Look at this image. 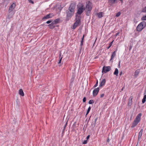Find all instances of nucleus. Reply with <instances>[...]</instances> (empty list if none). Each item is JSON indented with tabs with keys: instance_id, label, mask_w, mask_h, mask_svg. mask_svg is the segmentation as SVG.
I'll use <instances>...</instances> for the list:
<instances>
[{
	"instance_id": "1",
	"label": "nucleus",
	"mask_w": 146,
	"mask_h": 146,
	"mask_svg": "<svg viewBox=\"0 0 146 146\" xmlns=\"http://www.w3.org/2000/svg\"><path fill=\"white\" fill-rule=\"evenodd\" d=\"M77 11L76 15H80L85 10L86 14L87 16H89L91 14V11L92 9L91 3L90 1L86 2V6L82 3H80L77 6Z\"/></svg>"
},
{
	"instance_id": "42",
	"label": "nucleus",
	"mask_w": 146,
	"mask_h": 146,
	"mask_svg": "<svg viewBox=\"0 0 146 146\" xmlns=\"http://www.w3.org/2000/svg\"><path fill=\"white\" fill-rule=\"evenodd\" d=\"M61 53L60 52V54H59V58H60L61 57Z\"/></svg>"
},
{
	"instance_id": "47",
	"label": "nucleus",
	"mask_w": 146,
	"mask_h": 146,
	"mask_svg": "<svg viewBox=\"0 0 146 146\" xmlns=\"http://www.w3.org/2000/svg\"><path fill=\"white\" fill-rule=\"evenodd\" d=\"M109 139H108V140H107V141L108 142H109Z\"/></svg>"
},
{
	"instance_id": "2",
	"label": "nucleus",
	"mask_w": 146,
	"mask_h": 146,
	"mask_svg": "<svg viewBox=\"0 0 146 146\" xmlns=\"http://www.w3.org/2000/svg\"><path fill=\"white\" fill-rule=\"evenodd\" d=\"M142 115L141 113H139L137 116L136 118L134 120L133 123L131 127L133 128L136 126L138 123L140 122L141 120V117Z\"/></svg>"
},
{
	"instance_id": "16",
	"label": "nucleus",
	"mask_w": 146,
	"mask_h": 146,
	"mask_svg": "<svg viewBox=\"0 0 146 146\" xmlns=\"http://www.w3.org/2000/svg\"><path fill=\"white\" fill-rule=\"evenodd\" d=\"M51 14H49L46 15V16H44L42 18V20H43L46 19H48L51 17Z\"/></svg>"
},
{
	"instance_id": "28",
	"label": "nucleus",
	"mask_w": 146,
	"mask_h": 146,
	"mask_svg": "<svg viewBox=\"0 0 146 146\" xmlns=\"http://www.w3.org/2000/svg\"><path fill=\"white\" fill-rule=\"evenodd\" d=\"M142 12L144 13L146 12V6L142 10Z\"/></svg>"
},
{
	"instance_id": "19",
	"label": "nucleus",
	"mask_w": 146,
	"mask_h": 146,
	"mask_svg": "<svg viewBox=\"0 0 146 146\" xmlns=\"http://www.w3.org/2000/svg\"><path fill=\"white\" fill-rule=\"evenodd\" d=\"M19 95L22 96H23L24 95V93L22 89H20L19 90Z\"/></svg>"
},
{
	"instance_id": "26",
	"label": "nucleus",
	"mask_w": 146,
	"mask_h": 146,
	"mask_svg": "<svg viewBox=\"0 0 146 146\" xmlns=\"http://www.w3.org/2000/svg\"><path fill=\"white\" fill-rule=\"evenodd\" d=\"M121 13L120 12H118L116 15L115 17H119L121 15Z\"/></svg>"
},
{
	"instance_id": "9",
	"label": "nucleus",
	"mask_w": 146,
	"mask_h": 146,
	"mask_svg": "<svg viewBox=\"0 0 146 146\" xmlns=\"http://www.w3.org/2000/svg\"><path fill=\"white\" fill-rule=\"evenodd\" d=\"M74 13H72L70 11L68 10V11L66 12L67 17L68 18V19H70Z\"/></svg>"
},
{
	"instance_id": "39",
	"label": "nucleus",
	"mask_w": 146,
	"mask_h": 146,
	"mask_svg": "<svg viewBox=\"0 0 146 146\" xmlns=\"http://www.w3.org/2000/svg\"><path fill=\"white\" fill-rule=\"evenodd\" d=\"M104 94H101V95H100V97L101 98H102L104 96Z\"/></svg>"
},
{
	"instance_id": "43",
	"label": "nucleus",
	"mask_w": 146,
	"mask_h": 146,
	"mask_svg": "<svg viewBox=\"0 0 146 146\" xmlns=\"http://www.w3.org/2000/svg\"><path fill=\"white\" fill-rule=\"evenodd\" d=\"M143 98L146 99V95L144 96Z\"/></svg>"
},
{
	"instance_id": "45",
	"label": "nucleus",
	"mask_w": 146,
	"mask_h": 146,
	"mask_svg": "<svg viewBox=\"0 0 146 146\" xmlns=\"http://www.w3.org/2000/svg\"><path fill=\"white\" fill-rule=\"evenodd\" d=\"M89 112L88 111H87V113H86V115H87L89 113Z\"/></svg>"
},
{
	"instance_id": "27",
	"label": "nucleus",
	"mask_w": 146,
	"mask_h": 146,
	"mask_svg": "<svg viewBox=\"0 0 146 146\" xmlns=\"http://www.w3.org/2000/svg\"><path fill=\"white\" fill-rule=\"evenodd\" d=\"M141 19L142 20H146V15L143 17L141 18Z\"/></svg>"
},
{
	"instance_id": "5",
	"label": "nucleus",
	"mask_w": 146,
	"mask_h": 146,
	"mask_svg": "<svg viewBox=\"0 0 146 146\" xmlns=\"http://www.w3.org/2000/svg\"><path fill=\"white\" fill-rule=\"evenodd\" d=\"M76 7V4L74 3H71L68 9V10L70 11L72 13L74 12V9Z\"/></svg>"
},
{
	"instance_id": "30",
	"label": "nucleus",
	"mask_w": 146,
	"mask_h": 146,
	"mask_svg": "<svg viewBox=\"0 0 146 146\" xmlns=\"http://www.w3.org/2000/svg\"><path fill=\"white\" fill-rule=\"evenodd\" d=\"M98 80H97L96 82V84L94 86V87L95 88V87H97L98 86Z\"/></svg>"
},
{
	"instance_id": "18",
	"label": "nucleus",
	"mask_w": 146,
	"mask_h": 146,
	"mask_svg": "<svg viewBox=\"0 0 146 146\" xmlns=\"http://www.w3.org/2000/svg\"><path fill=\"white\" fill-rule=\"evenodd\" d=\"M132 99L133 97L132 96H131L129 98V100L128 102V105L129 106H131V105Z\"/></svg>"
},
{
	"instance_id": "20",
	"label": "nucleus",
	"mask_w": 146,
	"mask_h": 146,
	"mask_svg": "<svg viewBox=\"0 0 146 146\" xmlns=\"http://www.w3.org/2000/svg\"><path fill=\"white\" fill-rule=\"evenodd\" d=\"M118 74V70L117 68L115 69V71L114 72V74L117 76Z\"/></svg>"
},
{
	"instance_id": "4",
	"label": "nucleus",
	"mask_w": 146,
	"mask_h": 146,
	"mask_svg": "<svg viewBox=\"0 0 146 146\" xmlns=\"http://www.w3.org/2000/svg\"><path fill=\"white\" fill-rule=\"evenodd\" d=\"M76 21L74 24L73 29H75L76 27L78 26L80 22V19L81 18V16L80 15H76Z\"/></svg>"
},
{
	"instance_id": "40",
	"label": "nucleus",
	"mask_w": 146,
	"mask_h": 146,
	"mask_svg": "<svg viewBox=\"0 0 146 146\" xmlns=\"http://www.w3.org/2000/svg\"><path fill=\"white\" fill-rule=\"evenodd\" d=\"M90 135H88L86 137V139H89V137H90Z\"/></svg>"
},
{
	"instance_id": "48",
	"label": "nucleus",
	"mask_w": 146,
	"mask_h": 146,
	"mask_svg": "<svg viewBox=\"0 0 146 146\" xmlns=\"http://www.w3.org/2000/svg\"><path fill=\"white\" fill-rule=\"evenodd\" d=\"M120 0V1H121V2H122V1H123V0Z\"/></svg>"
},
{
	"instance_id": "3",
	"label": "nucleus",
	"mask_w": 146,
	"mask_h": 146,
	"mask_svg": "<svg viewBox=\"0 0 146 146\" xmlns=\"http://www.w3.org/2000/svg\"><path fill=\"white\" fill-rule=\"evenodd\" d=\"M146 22L142 21L140 23L137 27L136 29L138 32L141 31L145 27Z\"/></svg>"
},
{
	"instance_id": "44",
	"label": "nucleus",
	"mask_w": 146,
	"mask_h": 146,
	"mask_svg": "<svg viewBox=\"0 0 146 146\" xmlns=\"http://www.w3.org/2000/svg\"><path fill=\"white\" fill-rule=\"evenodd\" d=\"M122 72H120V73H119V75L120 76H121V75H122Z\"/></svg>"
},
{
	"instance_id": "11",
	"label": "nucleus",
	"mask_w": 146,
	"mask_h": 146,
	"mask_svg": "<svg viewBox=\"0 0 146 146\" xmlns=\"http://www.w3.org/2000/svg\"><path fill=\"white\" fill-rule=\"evenodd\" d=\"M117 0H109L108 3L110 5L112 6L114 3H117Z\"/></svg>"
},
{
	"instance_id": "10",
	"label": "nucleus",
	"mask_w": 146,
	"mask_h": 146,
	"mask_svg": "<svg viewBox=\"0 0 146 146\" xmlns=\"http://www.w3.org/2000/svg\"><path fill=\"white\" fill-rule=\"evenodd\" d=\"M106 80L105 79H103L100 82L99 87H102L104 86L106 83Z\"/></svg>"
},
{
	"instance_id": "49",
	"label": "nucleus",
	"mask_w": 146,
	"mask_h": 146,
	"mask_svg": "<svg viewBox=\"0 0 146 146\" xmlns=\"http://www.w3.org/2000/svg\"><path fill=\"white\" fill-rule=\"evenodd\" d=\"M97 58V57H96L95 58Z\"/></svg>"
},
{
	"instance_id": "35",
	"label": "nucleus",
	"mask_w": 146,
	"mask_h": 146,
	"mask_svg": "<svg viewBox=\"0 0 146 146\" xmlns=\"http://www.w3.org/2000/svg\"><path fill=\"white\" fill-rule=\"evenodd\" d=\"M86 98H85V97H84V98L83 99V102H85L86 101Z\"/></svg>"
},
{
	"instance_id": "17",
	"label": "nucleus",
	"mask_w": 146,
	"mask_h": 146,
	"mask_svg": "<svg viewBox=\"0 0 146 146\" xmlns=\"http://www.w3.org/2000/svg\"><path fill=\"white\" fill-rule=\"evenodd\" d=\"M143 131V129H141L140 131V132L139 133V135H138V140H139V139H140L141 138V136L142 135Z\"/></svg>"
},
{
	"instance_id": "29",
	"label": "nucleus",
	"mask_w": 146,
	"mask_h": 146,
	"mask_svg": "<svg viewBox=\"0 0 146 146\" xmlns=\"http://www.w3.org/2000/svg\"><path fill=\"white\" fill-rule=\"evenodd\" d=\"M84 39V38L82 37V40H81V43H80V45L81 46H82L83 45V42Z\"/></svg>"
},
{
	"instance_id": "24",
	"label": "nucleus",
	"mask_w": 146,
	"mask_h": 146,
	"mask_svg": "<svg viewBox=\"0 0 146 146\" xmlns=\"http://www.w3.org/2000/svg\"><path fill=\"white\" fill-rule=\"evenodd\" d=\"M94 102V101L93 100H91L89 101L88 103L89 104H93Z\"/></svg>"
},
{
	"instance_id": "46",
	"label": "nucleus",
	"mask_w": 146,
	"mask_h": 146,
	"mask_svg": "<svg viewBox=\"0 0 146 146\" xmlns=\"http://www.w3.org/2000/svg\"><path fill=\"white\" fill-rule=\"evenodd\" d=\"M84 35H83V37H82V38H84Z\"/></svg>"
},
{
	"instance_id": "33",
	"label": "nucleus",
	"mask_w": 146,
	"mask_h": 146,
	"mask_svg": "<svg viewBox=\"0 0 146 146\" xmlns=\"http://www.w3.org/2000/svg\"><path fill=\"white\" fill-rule=\"evenodd\" d=\"M146 101V99L143 98L142 100V102L143 103H144Z\"/></svg>"
},
{
	"instance_id": "41",
	"label": "nucleus",
	"mask_w": 146,
	"mask_h": 146,
	"mask_svg": "<svg viewBox=\"0 0 146 146\" xmlns=\"http://www.w3.org/2000/svg\"><path fill=\"white\" fill-rule=\"evenodd\" d=\"M120 61H119V65H118V66L119 68L120 67Z\"/></svg>"
},
{
	"instance_id": "13",
	"label": "nucleus",
	"mask_w": 146,
	"mask_h": 146,
	"mask_svg": "<svg viewBox=\"0 0 146 146\" xmlns=\"http://www.w3.org/2000/svg\"><path fill=\"white\" fill-rule=\"evenodd\" d=\"M116 51H114L112 53L111 56V59L110 60V61H111V60H112L113 59V58H114V57L115 56L116 54Z\"/></svg>"
},
{
	"instance_id": "32",
	"label": "nucleus",
	"mask_w": 146,
	"mask_h": 146,
	"mask_svg": "<svg viewBox=\"0 0 146 146\" xmlns=\"http://www.w3.org/2000/svg\"><path fill=\"white\" fill-rule=\"evenodd\" d=\"M28 1L29 3H31L32 4H34V3L33 0H28Z\"/></svg>"
},
{
	"instance_id": "31",
	"label": "nucleus",
	"mask_w": 146,
	"mask_h": 146,
	"mask_svg": "<svg viewBox=\"0 0 146 146\" xmlns=\"http://www.w3.org/2000/svg\"><path fill=\"white\" fill-rule=\"evenodd\" d=\"M87 140H85L82 142V144H86L87 143Z\"/></svg>"
},
{
	"instance_id": "22",
	"label": "nucleus",
	"mask_w": 146,
	"mask_h": 146,
	"mask_svg": "<svg viewBox=\"0 0 146 146\" xmlns=\"http://www.w3.org/2000/svg\"><path fill=\"white\" fill-rule=\"evenodd\" d=\"M59 21H60L59 19H57L54 21L53 23H54V24H57L59 23Z\"/></svg>"
},
{
	"instance_id": "34",
	"label": "nucleus",
	"mask_w": 146,
	"mask_h": 146,
	"mask_svg": "<svg viewBox=\"0 0 146 146\" xmlns=\"http://www.w3.org/2000/svg\"><path fill=\"white\" fill-rule=\"evenodd\" d=\"M62 58V57L60 58H59L60 60H59L58 62V64H60L61 63Z\"/></svg>"
},
{
	"instance_id": "14",
	"label": "nucleus",
	"mask_w": 146,
	"mask_h": 146,
	"mask_svg": "<svg viewBox=\"0 0 146 146\" xmlns=\"http://www.w3.org/2000/svg\"><path fill=\"white\" fill-rule=\"evenodd\" d=\"M140 72V69H138L137 70L134 72V76L135 77H137L138 74Z\"/></svg>"
},
{
	"instance_id": "25",
	"label": "nucleus",
	"mask_w": 146,
	"mask_h": 146,
	"mask_svg": "<svg viewBox=\"0 0 146 146\" xmlns=\"http://www.w3.org/2000/svg\"><path fill=\"white\" fill-rule=\"evenodd\" d=\"M113 41H114V40H113L111 42H110V44H109V46L107 48V49H109L110 47L112 45V43H113Z\"/></svg>"
},
{
	"instance_id": "38",
	"label": "nucleus",
	"mask_w": 146,
	"mask_h": 146,
	"mask_svg": "<svg viewBox=\"0 0 146 146\" xmlns=\"http://www.w3.org/2000/svg\"><path fill=\"white\" fill-rule=\"evenodd\" d=\"M119 34V32H118L115 35V37H116L117 35H118Z\"/></svg>"
},
{
	"instance_id": "7",
	"label": "nucleus",
	"mask_w": 146,
	"mask_h": 146,
	"mask_svg": "<svg viewBox=\"0 0 146 146\" xmlns=\"http://www.w3.org/2000/svg\"><path fill=\"white\" fill-rule=\"evenodd\" d=\"M16 6V4L15 3H13L9 7L8 10L9 13H10L13 11L15 7Z\"/></svg>"
},
{
	"instance_id": "8",
	"label": "nucleus",
	"mask_w": 146,
	"mask_h": 146,
	"mask_svg": "<svg viewBox=\"0 0 146 146\" xmlns=\"http://www.w3.org/2000/svg\"><path fill=\"white\" fill-rule=\"evenodd\" d=\"M99 90V88H97L94 90L93 91V95L94 97L96 96L98 94Z\"/></svg>"
},
{
	"instance_id": "15",
	"label": "nucleus",
	"mask_w": 146,
	"mask_h": 146,
	"mask_svg": "<svg viewBox=\"0 0 146 146\" xmlns=\"http://www.w3.org/2000/svg\"><path fill=\"white\" fill-rule=\"evenodd\" d=\"M48 26L50 28V29H53L55 27L54 23H52L50 24Z\"/></svg>"
},
{
	"instance_id": "36",
	"label": "nucleus",
	"mask_w": 146,
	"mask_h": 146,
	"mask_svg": "<svg viewBox=\"0 0 146 146\" xmlns=\"http://www.w3.org/2000/svg\"><path fill=\"white\" fill-rule=\"evenodd\" d=\"M52 22V21L50 20L48 21H46V23L47 24H49Z\"/></svg>"
},
{
	"instance_id": "6",
	"label": "nucleus",
	"mask_w": 146,
	"mask_h": 146,
	"mask_svg": "<svg viewBox=\"0 0 146 146\" xmlns=\"http://www.w3.org/2000/svg\"><path fill=\"white\" fill-rule=\"evenodd\" d=\"M111 69V67L110 66H104L102 68V73H106L109 71Z\"/></svg>"
},
{
	"instance_id": "21",
	"label": "nucleus",
	"mask_w": 146,
	"mask_h": 146,
	"mask_svg": "<svg viewBox=\"0 0 146 146\" xmlns=\"http://www.w3.org/2000/svg\"><path fill=\"white\" fill-rule=\"evenodd\" d=\"M103 13L102 12H100L97 13V15L98 17L99 18H100L103 17L102 15Z\"/></svg>"
},
{
	"instance_id": "37",
	"label": "nucleus",
	"mask_w": 146,
	"mask_h": 146,
	"mask_svg": "<svg viewBox=\"0 0 146 146\" xmlns=\"http://www.w3.org/2000/svg\"><path fill=\"white\" fill-rule=\"evenodd\" d=\"M91 108L90 106L88 108V109L87 111H88L90 112V110H91Z\"/></svg>"
},
{
	"instance_id": "23",
	"label": "nucleus",
	"mask_w": 146,
	"mask_h": 146,
	"mask_svg": "<svg viewBox=\"0 0 146 146\" xmlns=\"http://www.w3.org/2000/svg\"><path fill=\"white\" fill-rule=\"evenodd\" d=\"M13 15H11V14H9L7 16V18L8 19H10L13 17Z\"/></svg>"
},
{
	"instance_id": "12",
	"label": "nucleus",
	"mask_w": 146,
	"mask_h": 146,
	"mask_svg": "<svg viewBox=\"0 0 146 146\" xmlns=\"http://www.w3.org/2000/svg\"><path fill=\"white\" fill-rule=\"evenodd\" d=\"M97 119V118L96 117L94 118L93 119L92 121L91 124L92 127H94L95 126Z\"/></svg>"
}]
</instances>
